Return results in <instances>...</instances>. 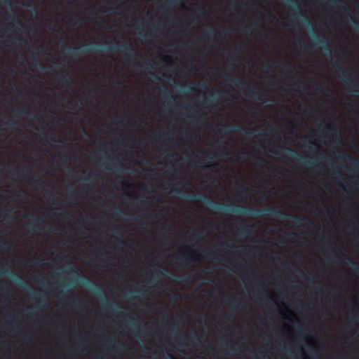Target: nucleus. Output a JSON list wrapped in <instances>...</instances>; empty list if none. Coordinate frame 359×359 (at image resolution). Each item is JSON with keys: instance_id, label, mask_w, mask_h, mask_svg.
Wrapping results in <instances>:
<instances>
[{"instance_id": "1", "label": "nucleus", "mask_w": 359, "mask_h": 359, "mask_svg": "<svg viewBox=\"0 0 359 359\" xmlns=\"http://www.w3.org/2000/svg\"><path fill=\"white\" fill-rule=\"evenodd\" d=\"M187 198L191 201H201L204 203L210 205L212 208L224 212H235L238 214L242 215H253V216H266V215H273L274 217L281 218V219H287L292 220V224L297 227L304 226L306 223L310 224H314L313 222L310 219L298 215H293L291 214H288L285 212L281 208L278 207H270L265 209H255V208H250L245 206L237 205L236 207H232L229 205H226L220 203H215L214 201H210L205 194H201L198 195H193L190 196H187Z\"/></svg>"}, {"instance_id": "2", "label": "nucleus", "mask_w": 359, "mask_h": 359, "mask_svg": "<svg viewBox=\"0 0 359 359\" xmlns=\"http://www.w3.org/2000/svg\"><path fill=\"white\" fill-rule=\"evenodd\" d=\"M62 47L69 51L73 57H79L81 54L91 52L114 51L121 52L124 54L126 58H128L133 62H135L137 57V53L130 43L125 42L120 46L110 45L107 46H101L96 43H84L79 48L67 47L64 41H62Z\"/></svg>"}, {"instance_id": "3", "label": "nucleus", "mask_w": 359, "mask_h": 359, "mask_svg": "<svg viewBox=\"0 0 359 359\" xmlns=\"http://www.w3.org/2000/svg\"><path fill=\"white\" fill-rule=\"evenodd\" d=\"M334 67L341 74L342 79L347 84L348 88L359 94V83L356 81L355 75L348 74L350 69L344 67L339 59L334 61Z\"/></svg>"}, {"instance_id": "4", "label": "nucleus", "mask_w": 359, "mask_h": 359, "mask_svg": "<svg viewBox=\"0 0 359 359\" xmlns=\"http://www.w3.org/2000/svg\"><path fill=\"white\" fill-rule=\"evenodd\" d=\"M69 270L72 273V277L70 279L74 285H82L89 288L97 295H99V292L102 291L99 285L91 283L86 278L79 275L78 272L72 268H70Z\"/></svg>"}, {"instance_id": "5", "label": "nucleus", "mask_w": 359, "mask_h": 359, "mask_svg": "<svg viewBox=\"0 0 359 359\" xmlns=\"http://www.w3.org/2000/svg\"><path fill=\"white\" fill-rule=\"evenodd\" d=\"M285 150L287 154L294 157L299 162L302 163L305 167L313 170H318L320 164L318 163L316 161L306 160L300 154L291 149L285 148Z\"/></svg>"}, {"instance_id": "6", "label": "nucleus", "mask_w": 359, "mask_h": 359, "mask_svg": "<svg viewBox=\"0 0 359 359\" xmlns=\"http://www.w3.org/2000/svg\"><path fill=\"white\" fill-rule=\"evenodd\" d=\"M228 82L230 83V84H232V85H234V86H241L242 85H245L247 86L248 87V91L251 94V95L257 99V100H262V97H263V95H262L260 93V91L258 90L257 88H252L251 86H250L248 83H245L243 81H242L241 79H238V78H229L228 79Z\"/></svg>"}, {"instance_id": "7", "label": "nucleus", "mask_w": 359, "mask_h": 359, "mask_svg": "<svg viewBox=\"0 0 359 359\" xmlns=\"http://www.w3.org/2000/svg\"><path fill=\"white\" fill-rule=\"evenodd\" d=\"M196 252L187 251L185 252L182 256L176 257V264L182 268H186L190 265L191 263L195 261L194 256Z\"/></svg>"}, {"instance_id": "8", "label": "nucleus", "mask_w": 359, "mask_h": 359, "mask_svg": "<svg viewBox=\"0 0 359 359\" xmlns=\"http://www.w3.org/2000/svg\"><path fill=\"white\" fill-rule=\"evenodd\" d=\"M314 44L316 46H323L325 48V51L329 55L332 54V50L328 48L330 45L329 39L325 36H320L319 35H314L313 36Z\"/></svg>"}, {"instance_id": "9", "label": "nucleus", "mask_w": 359, "mask_h": 359, "mask_svg": "<svg viewBox=\"0 0 359 359\" xmlns=\"http://www.w3.org/2000/svg\"><path fill=\"white\" fill-rule=\"evenodd\" d=\"M273 65H280L283 67V69L286 73H289V72H292V70H294V68H292L288 62H285V61H277V62H273V63H271L269 61H267L263 65V67L266 69H268Z\"/></svg>"}, {"instance_id": "10", "label": "nucleus", "mask_w": 359, "mask_h": 359, "mask_svg": "<svg viewBox=\"0 0 359 359\" xmlns=\"http://www.w3.org/2000/svg\"><path fill=\"white\" fill-rule=\"evenodd\" d=\"M58 81L60 83L71 86L72 83V76L66 72H60L57 74Z\"/></svg>"}, {"instance_id": "11", "label": "nucleus", "mask_w": 359, "mask_h": 359, "mask_svg": "<svg viewBox=\"0 0 359 359\" xmlns=\"http://www.w3.org/2000/svg\"><path fill=\"white\" fill-rule=\"evenodd\" d=\"M254 229V225L252 224H246L243 226H241L238 229L237 233L241 235V236H245L248 234H250L252 232Z\"/></svg>"}, {"instance_id": "12", "label": "nucleus", "mask_w": 359, "mask_h": 359, "mask_svg": "<svg viewBox=\"0 0 359 359\" xmlns=\"http://www.w3.org/2000/svg\"><path fill=\"white\" fill-rule=\"evenodd\" d=\"M341 158L345 160L350 161L351 164L353 165V166L355 168H357L359 170V160L358 159H355V158H352L349 154H343Z\"/></svg>"}, {"instance_id": "13", "label": "nucleus", "mask_w": 359, "mask_h": 359, "mask_svg": "<svg viewBox=\"0 0 359 359\" xmlns=\"http://www.w3.org/2000/svg\"><path fill=\"white\" fill-rule=\"evenodd\" d=\"M224 93L223 91L220 90H217V93H212L210 95V97H206L205 100L207 101H210L211 102H215V101L219 97H220L222 94Z\"/></svg>"}, {"instance_id": "14", "label": "nucleus", "mask_w": 359, "mask_h": 359, "mask_svg": "<svg viewBox=\"0 0 359 359\" xmlns=\"http://www.w3.org/2000/svg\"><path fill=\"white\" fill-rule=\"evenodd\" d=\"M15 247V244L11 242H0V248L2 250H11L14 249Z\"/></svg>"}, {"instance_id": "15", "label": "nucleus", "mask_w": 359, "mask_h": 359, "mask_svg": "<svg viewBox=\"0 0 359 359\" xmlns=\"http://www.w3.org/2000/svg\"><path fill=\"white\" fill-rule=\"evenodd\" d=\"M149 219H150V217L149 216H147V217H142V216H137L135 218V220L136 221V222H137L138 224H147L149 223Z\"/></svg>"}, {"instance_id": "16", "label": "nucleus", "mask_w": 359, "mask_h": 359, "mask_svg": "<svg viewBox=\"0 0 359 359\" xmlns=\"http://www.w3.org/2000/svg\"><path fill=\"white\" fill-rule=\"evenodd\" d=\"M39 220H41L43 221V219L42 218H36V217H32L31 218V222H32V225L29 227V232H32V233H36V231L34 228V226H35L36 224V223L39 221Z\"/></svg>"}, {"instance_id": "17", "label": "nucleus", "mask_w": 359, "mask_h": 359, "mask_svg": "<svg viewBox=\"0 0 359 359\" xmlns=\"http://www.w3.org/2000/svg\"><path fill=\"white\" fill-rule=\"evenodd\" d=\"M191 116L193 118H196L200 122H204L206 121V118L204 116L198 114L196 111L191 112Z\"/></svg>"}, {"instance_id": "18", "label": "nucleus", "mask_w": 359, "mask_h": 359, "mask_svg": "<svg viewBox=\"0 0 359 359\" xmlns=\"http://www.w3.org/2000/svg\"><path fill=\"white\" fill-rule=\"evenodd\" d=\"M8 18L13 20L16 23L22 25L23 28H25V26L22 23V22L20 21L19 17L15 13H13L12 15H9L8 16Z\"/></svg>"}, {"instance_id": "19", "label": "nucleus", "mask_w": 359, "mask_h": 359, "mask_svg": "<svg viewBox=\"0 0 359 359\" xmlns=\"http://www.w3.org/2000/svg\"><path fill=\"white\" fill-rule=\"evenodd\" d=\"M9 172L12 173L13 175H17L18 179L20 181H22L23 180H25L27 177V175L26 174L20 173V172H17L16 170H10Z\"/></svg>"}, {"instance_id": "20", "label": "nucleus", "mask_w": 359, "mask_h": 359, "mask_svg": "<svg viewBox=\"0 0 359 359\" xmlns=\"http://www.w3.org/2000/svg\"><path fill=\"white\" fill-rule=\"evenodd\" d=\"M326 4L330 3L332 5L341 6L345 7L344 4L341 0H323Z\"/></svg>"}, {"instance_id": "21", "label": "nucleus", "mask_w": 359, "mask_h": 359, "mask_svg": "<svg viewBox=\"0 0 359 359\" xmlns=\"http://www.w3.org/2000/svg\"><path fill=\"white\" fill-rule=\"evenodd\" d=\"M191 341L196 344H198L202 341L201 337H198L195 332L191 333Z\"/></svg>"}, {"instance_id": "22", "label": "nucleus", "mask_w": 359, "mask_h": 359, "mask_svg": "<svg viewBox=\"0 0 359 359\" xmlns=\"http://www.w3.org/2000/svg\"><path fill=\"white\" fill-rule=\"evenodd\" d=\"M45 305H46V299L42 297H40L38 299L37 302L35 304V306H36V307H41Z\"/></svg>"}, {"instance_id": "23", "label": "nucleus", "mask_w": 359, "mask_h": 359, "mask_svg": "<svg viewBox=\"0 0 359 359\" xmlns=\"http://www.w3.org/2000/svg\"><path fill=\"white\" fill-rule=\"evenodd\" d=\"M191 163H193L194 166L198 168H205L208 166H206L203 161H198V162H194L190 161Z\"/></svg>"}, {"instance_id": "24", "label": "nucleus", "mask_w": 359, "mask_h": 359, "mask_svg": "<svg viewBox=\"0 0 359 359\" xmlns=\"http://www.w3.org/2000/svg\"><path fill=\"white\" fill-rule=\"evenodd\" d=\"M348 15L351 18L352 25L354 26V27L355 29H357V30L359 31V22L357 21L356 20H355L354 18H353L349 13H348Z\"/></svg>"}, {"instance_id": "25", "label": "nucleus", "mask_w": 359, "mask_h": 359, "mask_svg": "<svg viewBox=\"0 0 359 359\" xmlns=\"http://www.w3.org/2000/svg\"><path fill=\"white\" fill-rule=\"evenodd\" d=\"M13 274H14L13 271L11 269H9V268H7L6 269H3L1 273H0V275L11 276V275H13Z\"/></svg>"}, {"instance_id": "26", "label": "nucleus", "mask_w": 359, "mask_h": 359, "mask_svg": "<svg viewBox=\"0 0 359 359\" xmlns=\"http://www.w3.org/2000/svg\"><path fill=\"white\" fill-rule=\"evenodd\" d=\"M345 260H346V263L351 264L355 270H356V271L359 270V264H358L351 261L350 259H346Z\"/></svg>"}, {"instance_id": "27", "label": "nucleus", "mask_w": 359, "mask_h": 359, "mask_svg": "<svg viewBox=\"0 0 359 359\" xmlns=\"http://www.w3.org/2000/svg\"><path fill=\"white\" fill-rule=\"evenodd\" d=\"M125 168L123 164H120L116 169L117 173H123Z\"/></svg>"}, {"instance_id": "28", "label": "nucleus", "mask_w": 359, "mask_h": 359, "mask_svg": "<svg viewBox=\"0 0 359 359\" xmlns=\"http://www.w3.org/2000/svg\"><path fill=\"white\" fill-rule=\"evenodd\" d=\"M34 180L35 182L40 183L41 184H44L46 183V181L42 180L39 177H34Z\"/></svg>"}, {"instance_id": "29", "label": "nucleus", "mask_w": 359, "mask_h": 359, "mask_svg": "<svg viewBox=\"0 0 359 359\" xmlns=\"http://www.w3.org/2000/svg\"><path fill=\"white\" fill-rule=\"evenodd\" d=\"M140 204L143 206H148L149 205V201L147 198H143L140 201Z\"/></svg>"}, {"instance_id": "30", "label": "nucleus", "mask_w": 359, "mask_h": 359, "mask_svg": "<svg viewBox=\"0 0 359 359\" xmlns=\"http://www.w3.org/2000/svg\"><path fill=\"white\" fill-rule=\"evenodd\" d=\"M172 191L175 194L180 195L181 194V190L178 188L177 185H174L172 187Z\"/></svg>"}, {"instance_id": "31", "label": "nucleus", "mask_w": 359, "mask_h": 359, "mask_svg": "<svg viewBox=\"0 0 359 359\" xmlns=\"http://www.w3.org/2000/svg\"><path fill=\"white\" fill-rule=\"evenodd\" d=\"M229 131H230V130H229L228 128H222V129H219V133L220 134H223V135H226V134H228V133H229Z\"/></svg>"}, {"instance_id": "32", "label": "nucleus", "mask_w": 359, "mask_h": 359, "mask_svg": "<svg viewBox=\"0 0 359 359\" xmlns=\"http://www.w3.org/2000/svg\"><path fill=\"white\" fill-rule=\"evenodd\" d=\"M191 278H192V277L191 276H185V277H181L180 279V281H181V282H186V281L189 280Z\"/></svg>"}, {"instance_id": "33", "label": "nucleus", "mask_w": 359, "mask_h": 359, "mask_svg": "<svg viewBox=\"0 0 359 359\" xmlns=\"http://www.w3.org/2000/svg\"><path fill=\"white\" fill-rule=\"evenodd\" d=\"M237 303V304L233 305L234 307L238 308V306H241L242 309H246V305L243 304L240 301H238Z\"/></svg>"}, {"instance_id": "34", "label": "nucleus", "mask_w": 359, "mask_h": 359, "mask_svg": "<svg viewBox=\"0 0 359 359\" xmlns=\"http://www.w3.org/2000/svg\"><path fill=\"white\" fill-rule=\"evenodd\" d=\"M324 124H325V131L327 133H330V132L331 131V128L330 126V125L325 123V122H323Z\"/></svg>"}, {"instance_id": "35", "label": "nucleus", "mask_w": 359, "mask_h": 359, "mask_svg": "<svg viewBox=\"0 0 359 359\" xmlns=\"http://www.w3.org/2000/svg\"><path fill=\"white\" fill-rule=\"evenodd\" d=\"M16 122L13 120H11L6 123L7 125L12 126L13 128H15L14 125H15Z\"/></svg>"}, {"instance_id": "36", "label": "nucleus", "mask_w": 359, "mask_h": 359, "mask_svg": "<svg viewBox=\"0 0 359 359\" xmlns=\"http://www.w3.org/2000/svg\"><path fill=\"white\" fill-rule=\"evenodd\" d=\"M32 340V337L30 336H26L22 338V341L25 342H29Z\"/></svg>"}, {"instance_id": "37", "label": "nucleus", "mask_w": 359, "mask_h": 359, "mask_svg": "<svg viewBox=\"0 0 359 359\" xmlns=\"http://www.w3.org/2000/svg\"><path fill=\"white\" fill-rule=\"evenodd\" d=\"M235 130H237V131H241V132H245V133H247V131L242 127L241 126H236L235 128H234Z\"/></svg>"}, {"instance_id": "38", "label": "nucleus", "mask_w": 359, "mask_h": 359, "mask_svg": "<svg viewBox=\"0 0 359 359\" xmlns=\"http://www.w3.org/2000/svg\"><path fill=\"white\" fill-rule=\"evenodd\" d=\"M195 86L196 87H198V88H201V89H205L207 88L205 84H202V83H197V84H195Z\"/></svg>"}, {"instance_id": "39", "label": "nucleus", "mask_w": 359, "mask_h": 359, "mask_svg": "<svg viewBox=\"0 0 359 359\" xmlns=\"http://www.w3.org/2000/svg\"><path fill=\"white\" fill-rule=\"evenodd\" d=\"M297 41L299 43V44H302L304 43V40L302 39V37L301 36H298V37L297 38Z\"/></svg>"}, {"instance_id": "40", "label": "nucleus", "mask_w": 359, "mask_h": 359, "mask_svg": "<svg viewBox=\"0 0 359 359\" xmlns=\"http://www.w3.org/2000/svg\"><path fill=\"white\" fill-rule=\"evenodd\" d=\"M296 328H297V330L299 333H303V332H304V330H303L302 327L299 324H297V325Z\"/></svg>"}, {"instance_id": "41", "label": "nucleus", "mask_w": 359, "mask_h": 359, "mask_svg": "<svg viewBox=\"0 0 359 359\" xmlns=\"http://www.w3.org/2000/svg\"><path fill=\"white\" fill-rule=\"evenodd\" d=\"M107 340L109 342H114V341H116V339L114 337H107Z\"/></svg>"}, {"instance_id": "42", "label": "nucleus", "mask_w": 359, "mask_h": 359, "mask_svg": "<svg viewBox=\"0 0 359 359\" xmlns=\"http://www.w3.org/2000/svg\"><path fill=\"white\" fill-rule=\"evenodd\" d=\"M239 156H240V158H241L242 161L245 160V159L247 158V157H248V156H247V155H246L245 154H241L239 155Z\"/></svg>"}, {"instance_id": "43", "label": "nucleus", "mask_w": 359, "mask_h": 359, "mask_svg": "<svg viewBox=\"0 0 359 359\" xmlns=\"http://www.w3.org/2000/svg\"><path fill=\"white\" fill-rule=\"evenodd\" d=\"M222 156L226 159H229L231 158V154L229 153H224L222 154Z\"/></svg>"}, {"instance_id": "44", "label": "nucleus", "mask_w": 359, "mask_h": 359, "mask_svg": "<svg viewBox=\"0 0 359 359\" xmlns=\"http://www.w3.org/2000/svg\"><path fill=\"white\" fill-rule=\"evenodd\" d=\"M146 65L148 68H154V63H151V62L147 61Z\"/></svg>"}, {"instance_id": "45", "label": "nucleus", "mask_w": 359, "mask_h": 359, "mask_svg": "<svg viewBox=\"0 0 359 359\" xmlns=\"http://www.w3.org/2000/svg\"><path fill=\"white\" fill-rule=\"evenodd\" d=\"M212 254V252L210 251V250H205V255L207 256V257H210Z\"/></svg>"}, {"instance_id": "46", "label": "nucleus", "mask_w": 359, "mask_h": 359, "mask_svg": "<svg viewBox=\"0 0 359 359\" xmlns=\"http://www.w3.org/2000/svg\"><path fill=\"white\" fill-rule=\"evenodd\" d=\"M120 346H119V350L123 351L125 350V345L122 343V342H120Z\"/></svg>"}, {"instance_id": "47", "label": "nucleus", "mask_w": 359, "mask_h": 359, "mask_svg": "<svg viewBox=\"0 0 359 359\" xmlns=\"http://www.w3.org/2000/svg\"><path fill=\"white\" fill-rule=\"evenodd\" d=\"M13 212V209H11V210H8V209H6L4 211V213L5 215L11 213Z\"/></svg>"}, {"instance_id": "48", "label": "nucleus", "mask_w": 359, "mask_h": 359, "mask_svg": "<svg viewBox=\"0 0 359 359\" xmlns=\"http://www.w3.org/2000/svg\"><path fill=\"white\" fill-rule=\"evenodd\" d=\"M72 303L76 306H78L80 304V302L78 300H74Z\"/></svg>"}, {"instance_id": "49", "label": "nucleus", "mask_w": 359, "mask_h": 359, "mask_svg": "<svg viewBox=\"0 0 359 359\" xmlns=\"http://www.w3.org/2000/svg\"><path fill=\"white\" fill-rule=\"evenodd\" d=\"M250 31H251L250 28L248 27H245L243 29V32L245 33H249V32H250Z\"/></svg>"}, {"instance_id": "50", "label": "nucleus", "mask_w": 359, "mask_h": 359, "mask_svg": "<svg viewBox=\"0 0 359 359\" xmlns=\"http://www.w3.org/2000/svg\"><path fill=\"white\" fill-rule=\"evenodd\" d=\"M19 42L21 45H27V42L24 39H20Z\"/></svg>"}, {"instance_id": "51", "label": "nucleus", "mask_w": 359, "mask_h": 359, "mask_svg": "<svg viewBox=\"0 0 359 359\" xmlns=\"http://www.w3.org/2000/svg\"><path fill=\"white\" fill-rule=\"evenodd\" d=\"M257 165H258L259 167H263V166L264 165V163L263 161H259L257 162Z\"/></svg>"}, {"instance_id": "52", "label": "nucleus", "mask_w": 359, "mask_h": 359, "mask_svg": "<svg viewBox=\"0 0 359 359\" xmlns=\"http://www.w3.org/2000/svg\"><path fill=\"white\" fill-rule=\"evenodd\" d=\"M158 273L161 276H165V275H167V272L166 271H158Z\"/></svg>"}, {"instance_id": "53", "label": "nucleus", "mask_w": 359, "mask_h": 359, "mask_svg": "<svg viewBox=\"0 0 359 359\" xmlns=\"http://www.w3.org/2000/svg\"><path fill=\"white\" fill-rule=\"evenodd\" d=\"M213 259H214L215 261H220V260H221V258H220V257H219V256H214V257H213Z\"/></svg>"}, {"instance_id": "54", "label": "nucleus", "mask_w": 359, "mask_h": 359, "mask_svg": "<svg viewBox=\"0 0 359 359\" xmlns=\"http://www.w3.org/2000/svg\"><path fill=\"white\" fill-rule=\"evenodd\" d=\"M239 266L243 269H247V264H240Z\"/></svg>"}, {"instance_id": "55", "label": "nucleus", "mask_w": 359, "mask_h": 359, "mask_svg": "<svg viewBox=\"0 0 359 359\" xmlns=\"http://www.w3.org/2000/svg\"><path fill=\"white\" fill-rule=\"evenodd\" d=\"M84 219L88 220V217H86L85 218H84V217H80V218L79 219V222H82Z\"/></svg>"}, {"instance_id": "56", "label": "nucleus", "mask_w": 359, "mask_h": 359, "mask_svg": "<svg viewBox=\"0 0 359 359\" xmlns=\"http://www.w3.org/2000/svg\"><path fill=\"white\" fill-rule=\"evenodd\" d=\"M212 32V29L208 30V31L206 32V35H207V36H210L211 35Z\"/></svg>"}, {"instance_id": "57", "label": "nucleus", "mask_w": 359, "mask_h": 359, "mask_svg": "<svg viewBox=\"0 0 359 359\" xmlns=\"http://www.w3.org/2000/svg\"><path fill=\"white\" fill-rule=\"evenodd\" d=\"M60 99L64 100L66 99V97L63 94H60Z\"/></svg>"}, {"instance_id": "58", "label": "nucleus", "mask_w": 359, "mask_h": 359, "mask_svg": "<svg viewBox=\"0 0 359 359\" xmlns=\"http://www.w3.org/2000/svg\"><path fill=\"white\" fill-rule=\"evenodd\" d=\"M223 33H224L225 34H229V29H225L223 30Z\"/></svg>"}, {"instance_id": "59", "label": "nucleus", "mask_w": 359, "mask_h": 359, "mask_svg": "<svg viewBox=\"0 0 359 359\" xmlns=\"http://www.w3.org/2000/svg\"><path fill=\"white\" fill-rule=\"evenodd\" d=\"M241 50V45L237 46L236 48V50L240 51Z\"/></svg>"}, {"instance_id": "60", "label": "nucleus", "mask_w": 359, "mask_h": 359, "mask_svg": "<svg viewBox=\"0 0 359 359\" xmlns=\"http://www.w3.org/2000/svg\"><path fill=\"white\" fill-rule=\"evenodd\" d=\"M161 92L162 94H163V95L165 94L167 96H170V95L169 93H166L165 91H163L161 89Z\"/></svg>"}, {"instance_id": "61", "label": "nucleus", "mask_w": 359, "mask_h": 359, "mask_svg": "<svg viewBox=\"0 0 359 359\" xmlns=\"http://www.w3.org/2000/svg\"><path fill=\"white\" fill-rule=\"evenodd\" d=\"M152 74L154 75V76L155 77V79H158V80H160V79H161V77H159L157 74Z\"/></svg>"}, {"instance_id": "62", "label": "nucleus", "mask_w": 359, "mask_h": 359, "mask_svg": "<svg viewBox=\"0 0 359 359\" xmlns=\"http://www.w3.org/2000/svg\"><path fill=\"white\" fill-rule=\"evenodd\" d=\"M18 110L22 111V112H23V114H25V109H24V108H19Z\"/></svg>"}, {"instance_id": "63", "label": "nucleus", "mask_w": 359, "mask_h": 359, "mask_svg": "<svg viewBox=\"0 0 359 359\" xmlns=\"http://www.w3.org/2000/svg\"><path fill=\"white\" fill-rule=\"evenodd\" d=\"M114 308H115V309H121V306H120V305H119L118 304H116L114 305Z\"/></svg>"}, {"instance_id": "64", "label": "nucleus", "mask_w": 359, "mask_h": 359, "mask_svg": "<svg viewBox=\"0 0 359 359\" xmlns=\"http://www.w3.org/2000/svg\"><path fill=\"white\" fill-rule=\"evenodd\" d=\"M169 357L170 359H177L173 355L169 354Z\"/></svg>"}]
</instances>
